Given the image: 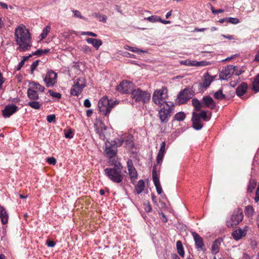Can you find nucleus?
Returning <instances> with one entry per match:
<instances>
[{
    "label": "nucleus",
    "mask_w": 259,
    "mask_h": 259,
    "mask_svg": "<svg viewBox=\"0 0 259 259\" xmlns=\"http://www.w3.org/2000/svg\"><path fill=\"white\" fill-rule=\"evenodd\" d=\"M15 40L19 47L17 50L20 52L29 50L32 45L30 34L24 26H20L15 30Z\"/></svg>",
    "instance_id": "f257e3e1"
},
{
    "label": "nucleus",
    "mask_w": 259,
    "mask_h": 259,
    "mask_svg": "<svg viewBox=\"0 0 259 259\" xmlns=\"http://www.w3.org/2000/svg\"><path fill=\"white\" fill-rule=\"evenodd\" d=\"M118 103V101L109 99L108 97L105 96L99 100L98 105L99 111L104 115L108 116L112 109Z\"/></svg>",
    "instance_id": "f03ea898"
},
{
    "label": "nucleus",
    "mask_w": 259,
    "mask_h": 259,
    "mask_svg": "<svg viewBox=\"0 0 259 259\" xmlns=\"http://www.w3.org/2000/svg\"><path fill=\"white\" fill-rule=\"evenodd\" d=\"M167 90L166 87H162L160 89L156 90L152 96V101L156 105L160 106L166 104L167 98Z\"/></svg>",
    "instance_id": "7ed1b4c3"
},
{
    "label": "nucleus",
    "mask_w": 259,
    "mask_h": 259,
    "mask_svg": "<svg viewBox=\"0 0 259 259\" xmlns=\"http://www.w3.org/2000/svg\"><path fill=\"white\" fill-rule=\"evenodd\" d=\"M106 176L113 182L120 183L122 181L123 176L119 167L115 166L113 168H106L105 170Z\"/></svg>",
    "instance_id": "20e7f679"
},
{
    "label": "nucleus",
    "mask_w": 259,
    "mask_h": 259,
    "mask_svg": "<svg viewBox=\"0 0 259 259\" xmlns=\"http://www.w3.org/2000/svg\"><path fill=\"white\" fill-rule=\"evenodd\" d=\"M131 97L137 102L143 103L148 102L151 97L150 94L147 91H143L139 88L134 89L131 92Z\"/></svg>",
    "instance_id": "39448f33"
},
{
    "label": "nucleus",
    "mask_w": 259,
    "mask_h": 259,
    "mask_svg": "<svg viewBox=\"0 0 259 259\" xmlns=\"http://www.w3.org/2000/svg\"><path fill=\"white\" fill-rule=\"evenodd\" d=\"M243 214L242 211L240 208L235 210L231 217V219L226 222V225L228 228L233 227L238 225L243 220Z\"/></svg>",
    "instance_id": "423d86ee"
},
{
    "label": "nucleus",
    "mask_w": 259,
    "mask_h": 259,
    "mask_svg": "<svg viewBox=\"0 0 259 259\" xmlns=\"http://www.w3.org/2000/svg\"><path fill=\"white\" fill-rule=\"evenodd\" d=\"M163 106V107L158 111V117L162 123H166L171 116L174 105L172 104L170 106L168 103H166Z\"/></svg>",
    "instance_id": "0eeeda50"
},
{
    "label": "nucleus",
    "mask_w": 259,
    "mask_h": 259,
    "mask_svg": "<svg viewBox=\"0 0 259 259\" xmlns=\"http://www.w3.org/2000/svg\"><path fill=\"white\" fill-rule=\"evenodd\" d=\"M194 95V92L190 88H185L181 91L178 97V102L180 104L185 103L188 100L191 99Z\"/></svg>",
    "instance_id": "6e6552de"
},
{
    "label": "nucleus",
    "mask_w": 259,
    "mask_h": 259,
    "mask_svg": "<svg viewBox=\"0 0 259 259\" xmlns=\"http://www.w3.org/2000/svg\"><path fill=\"white\" fill-rule=\"evenodd\" d=\"M57 74L52 70L48 71L44 81L47 87H52L57 83Z\"/></svg>",
    "instance_id": "1a4fd4ad"
},
{
    "label": "nucleus",
    "mask_w": 259,
    "mask_h": 259,
    "mask_svg": "<svg viewBox=\"0 0 259 259\" xmlns=\"http://www.w3.org/2000/svg\"><path fill=\"white\" fill-rule=\"evenodd\" d=\"M134 89V84L132 82L128 81H122L117 87V90L124 94L131 93Z\"/></svg>",
    "instance_id": "9d476101"
},
{
    "label": "nucleus",
    "mask_w": 259,
    "mask_h": 259,
    "mask_svg": "<svg viewBox=\"0 0 259 259\" xmlns=\"http://www.w3.org/2000/svg\"><path fill=\"white\" fill-rule=\"evenodd\" d=\"M117 151V146L115 141H112L106 143L105 152L108 157L110 158L114 157L116 155Z\"/></svg>",
    "instance_id": "9b49d317"
},
{
    "label": "nucleus",
    "mask_w": 259,
    "mask_h": 259,
    "mask_svg": "<svg viewBox=\"0 0 259 259\" xmlns=\"http://www.w3.org/2000/svg\"><path fill=\"white\" fill-rule=\"evenodd\" d=\"M236 66L229 65H227L224 70H223L219 74V77L221 79L225 80L231 77L234 73Z\"/></svg>",
    "instance_id": "f8f14e48"
},
{
    "label": "nucleus",
    "mask_w": 259,
    "mask_h": 259,
    "mask_svg": "<svg viewBox=\"0 0 259 259\" xmlns=\"http://www.w3.org/2000/svg\"><path fill=\"white\" fill-rule=\"evenodd\" d=\"M95 127V131L97 134H98L100 138L102 140H104L105 138V131L106 127L105 124L102 122H97L94 124Z\"/></svg>",
    "instance_id": "ddd939ff"
},
{
    "label": "nucleus",
    "mask_w": 259,
    "mask_h": 259,
    "mask_svg": "<svg viewBox=\"0 0 259 259\" xmlns=\"http://www.w3.org/2000/svg\"><path fill=\"white\" fill-rule=\"evenodd\" d=\"M18 109V107L14 104L8 105L5 106L3 110V115L5 118L9 117L13 114L15 113Z\"/></svg>",
    "instance_id": "4468645a"
},
{
    "label": "nucleus",
    "mask_w": 259,
    "mask_h": 259,
    "mask_svg": "<svg viewBox=\"0 0 259 259\" xmlns=\"http://www.w3.org/2000/svg\"><path fill=\"white\" fill-rule=\"evenodd\" d=\"M204 107H207L210 109H213L215 107V103L212 98L210 96H204L202 100Z\"/></svg>",
    "instance_id": "2eb2a0df"
},
{
    "label": "nucleus",
    "mask_w": 259,
    "mask_h": 259,
    "mask_svg": "<svg viewBox=\"0 0 259 259\" xmlns=\"http://www.w3.org/2000/svg\"><path fill=\"white\" fill-rule=\"evenodd\" d=\"M79 79L77 80L73 88L71 89L70 93L73 96H78L81 92L82 89L85 87L84 84L79 83Z\"/></svg>",
    "instance_id": "dca6fc26"
},
{
    "label": "nucleus",
    "mask_w": 259,
    "mask_h": 259,
    "mask_svg": "<svg viewBox=\"0 0 259 259\" xmlns=\"http://www.w3.org/2000/svg\"><path fill=\"white\" fill-rule=\"evenodd\" d=\"M128 174L130 176L131 181L132 183H134L133 181H135L137 178V172L134 167L133 166V163L131 160H128L127 162Z\"/></svg>",
    "instance_id": "f3484780"
},
{
    "label": "nucleus",
    "mask_w": 259,
    "mask_h": 259,
    "mask_svg": "<svg viewBox=\"0 0 259 259\" xmlns=\"http://www.w3.org/2000/svg\"><path fill=\"white\" fill-rule=\"evenodd\" d=\"M192 234L194 238L196 248L200 250H203L204 245L202 238L195 232H193Z\"/></svg>",
    "instance_id": "a211bd4d"
},
{
    "label": "nucleus",
    "mask_w": 259,
    "mask_h": 259,
    "mask_svg": "<svg viewBox=\"0 0 259 259\" xmlns=\"http://www.w3.org/2000/svg\"><path fill=\"white\" fill-rule=\"evenodd\" d=\"M165 142H162L160 144V148L158 151L157 156V164H161L165 152Z\"/></svg>",
    "instance_id": "6ab92c4d"
},
{
    "label": "nucleus",
    "mask_w": 259,
    "mask_h": 259,
    "mask_svg": "<svg viewBox=\"0 0 259 259\" xmlns=\"http://www.w3.org/2000/svg\"><path fill=\"white\" fill-rule=\"evenodd\" d=\"M248 85L245 82H242L236 89V94L239 97L243 96L246 92Z\"/></svg>",
    "instance_id": "aec40b11"
},
{
    "label": "nucleus",
    "mask_w": 259,
    "mask_h": 259,
    "mask_svg": "<svg viewBox=\"0 0 259 259\" xmlns=\"http://www.w3.org/2000/svg\"><path fill=\"white\" fill-rule=\"evenodd\" d=\"M246 234V231L243 230L242 229L239 228L236 230H234L232 233V235L236 240H238L243 237L245 236Z\"/></svg>",
    "instance_id": "412c9836"
},
{
    "label": "nucleus",
    "mask_w": 259,
    "mask_h": 259,
    "mask_svg": "<svg viewBox=\"0 0 259 259\" xmlns=\"http://www.w3.org/2000/svg\"><path fill=\"white\" fill-rule=\"evenodd\" d=\"M86 41L88 44H92L96 50L102 45V40L99 39L88 37L86 38Z\"/></svg>",
    "instance_id": "4be33fe9"
},
{
    "label": "nucleus",
    "mask_w": 259,
    "mask_h": 259,
    "mask_svg": "<svg viewBox=\"0 0 259 259\" xmlns=\"http://www.w3.org/2000/svg\"><path fill=\"white\" fill-rule=\"evenodd\" d=\"M0 218L3 224H6L8 221V213L7 210L0 205Z\"/></svg>",
    "instance_id": "5701e85b"
},
{
    "label": "nucleus",
    "mask_w": 259,
    "mask_h": 259,
    "mask_svg": "<svg viewBox=\"0 0 259 259\" xmlns=\"http://www.w3.org/2000/svg\"><path fill=\"white\" fill-rule=\"evenodd\" d=\"M213 79L214 77L209 76L208 73H206L204 76L202 86L204 88H208Z\"/></svg>",
    "instance_id": "b1692460"
},
{
    "label": "nucleus",
    "mask_w": 259,
    "mask_h": 259,
    "mask_svg": "<svg viewBox=\"0 0 259 259\" xmlns=\"http://www.w3.org/2000/svg\"><path fill=\"white\" fill-rule=\"evenodd\" d=\"M221 243V240L219 239H216L213 242L211 248L212 253L216 254L219 252Z\"/></svg>",
    "instance_id": "393cba45"
},
{
    "label": "nucleus",
    "mask_w": 259,
    "mask_h": 259,
    "mask_svg": "<svg viewBox=\"0 0 259 259\" xmlns=\"http://www.w3.org/2000/svg\"><path fill=\"white\" fill-rule=\"evenodd\" d=\"M197 115H196V117L193 116L192 115V122H193V127L197 130H200L202 127V124L201 123V120L200 119L197 118Z\"/></svg>",
    "instance_id": "a878e982"
},
{
    "label": "nucleus",
    "mask_w": 259,
    "mask_h": 259,
    "mask_svg": "<svg viewBox=\"0 0 259 259\" xmlns=\"http://www.w3.org/2000/svg\"><path fill=\"white\" fill-rule=\"evenodd\" d=\"M27 96L30 100H36L39 98L36 91L31 88L28 89L27 90Z\"/></svg>",
    "instance_id": "bb28decb"
},
{
    "label": "nucleus",
    "mask_w": 259,
    "mask_h": 259,
    "mask_svg": "<svg viewBox=\"0 0 259 259\" xmlns=\"http://www.w3.org/2000/svg\"><path fill=\"white\" fill-rule=\"evenodd\" d=\"M197 115V118L200 119L201 118L204 121H208L210 119V117L208 118L206 115V112L204 110H202L200 113L194 112H193L192 115L196 117Z\"/></svg>",
    "instance_id": "cd10ccee"
},
{
    "label": "nucleus",
    "mask_w": 259,
    "mask_h": 259,
    "mask_svg": "<svg viewBox=\"0 0 259 259\" xmlns=\"http://www.w3.org/2000/svg\"><path fill=\"white\" fill-rule=\"evenodd\" d=\"M145 188V183L143 180H140L137 185L135 186V189L137 194H140Z\"/></svg>",
    "instance_id": "c85d7f7f"
},
{
    "label": "nucleus",
    "mask_w": 259,
    "mask_h": 259,
    "mask_svg": "<svg viewBox=\"0 0 259 259\" xmlns=\"http://www.w3.org/2000/svg\"><path fill=\"white\" fill-rule=\"evenodd\" d=\"M192 104L194 107L195 110L197 111H199L201 108L204 107L202 102H200L196 98L192 99Z\"/></svg>",
    "instance_id": "c756f323"
},
{
    "label": "nucleus",
    "mask_w": 259,
    "mask_h": 259,
    "mask_svg": "<svg viewBox=\"0 0 259 259\" xmlns=\"http://www.w3.org/2000/svg\"><path fill=\"white\" fill-rule=\"evenodd\" d=\"M256 186V182L254 179H250L247 188V191L249 193L252 192Z\"/></svg>",
    "instance_id": "7c9ffc66"
},
{
    "label": "nucleus",
    "mask_w": 259,
    "mask_h": 259,
    "mask_svg": "<svg viewBox=\"0 0 259 259\" xmlns=\"http://www.w3.org/2000/svg\"><path fill=\"white\" fill-rule=\"evenodd\" d=\"M30 85L31 87V89L33 90H37L40 92H43L45 90V87L44 86L41 85L39 83H36L34 81H31L30 83Z\"/></svg>",
    "instance_id": "2f4dec72"
},
{
    "label": "nucleus",
    "mask_w": 259,
    "mask_h": 259,
    "mask_svg": "<svg viewBox=\"0 0 259 259\" xmlns=\"http://www.w3.org/2000/svg\"><path fill=\"white\" fill-rule=\"evenodd\" d=\"M177 252L181 257H184L185 252L184 251L182 243L181 241H177Z\"/></svg>",
    "instance_id": "473e14b6"
},
{
    "label": "nucleus",
    "mask_w": 259,
    "mask_h": 259,
    "mask_svg": "<svg viewBox=\"0 0 259 259\" xmlns=\"http://www.w3.org/2000/svg\"><path fill=\"white\" fill-rule=\"evenodd\" d=\"M252 90L256 92H259V74L256 76L252 82Z\"/></svg>",
    "instance_id": "72a5a7b5"
},
{
    "label": "nucleus",
    "mask_w": 259,
    "mask_h": 259,
    "mask_svg": "<svg viewBox=\"0 0 259 259\" xmlns=\"http://www.w3.org/2000/svg\"><path fill=\"white\" fill-rule=\"evenodd\" d=\"M214 97L218 100H222L226 98L225 95L223 93L222 89L218 90L214 94Z\"/></svg>",
    "instance_id": "f704fd0d"
},
{
    "label": "nucleus",
    "mask_w": 259,
    "mask_h": 259,
    "mask_svg": "<svg viewBox=\"0 0 259 259\" xmlns=\"http://www.w3.org/2000/svg\"><path fill=\"white\" fill-rule=\"evenodd\" d=\"M254 213V209L251 205H248L245 207V214L248 217L252 216Z\"/></svg>",
    "instance_id": "c9c22d12"
},
{
    "label": "nucleus",
    "mask_w": 259,
    "mask_h": 259,
    "mask_svg": "<svg viewBox=\"0 0 259 259\" xmlns=\"http://www.w3.org/2000/svg\"><path fill=\"white\" fill-rule=\"evenodd\" d=\"M27 105L35 109H39L40 107V104L36 101L29 102Z\"/></svg>",
    "instance_id": "e433bc0d"
},
{
    "label": "nucleus",
    "mask_w": 259,
    "mask_h": 259,
    "mask_svg": "<svg viewBox=\"0 0 259 259\" xmlns=\"http://www.w3.org/2000/svg\"><path fill=\"white\" fill-rule=\"evenodd\" d=\"M185 114L183 112H180L175 115V119L178 121H183L185 118Z\"/></svg>",
    "instance_id": "4c0bfd02"
},
{
    "label": "nucleus",
    "mask_w": 259,
    "mask_h": 259,
    "mask_svg": "<svg viewBox=\"0 0 259 259\" xmlns=\"http://www.w3.org/2000/svg\"><path fill=\"white\" fill-rule=\"evenodd\" d=\"M154 182V185L156 188V191H157V192L158 194H160L162 192V188H161V187L160 186V182H159V180H154V181H153Z\"/></svg>",
    "instance_id": "58836bf2"
},
{
    "label": "nucleus",
    "mask_w": 259,
    "mask_h": 259,
    "mask_svg": "<svg viewBox=\"0 0 259 259\" xmlns=\"http://www.w3.org/2000/svg\"><path fill=\"white\" fill-rule=\"evenodd\" d=\"M51 29V27L49 26H47L46 28H45L43 29L42 32L40 34L41 39H44L46 38L48 34V33L50 32Z\"/></svg>",
    "instance_id": "ea45409f"
},
{
    "label": "nucleus",
    "mask_w": 259,
    "mask_h": 259,
    "mask_svg": "<svg viewBox=\"0 0 259 259\" xmlns=\"http://www.w3.org/2000/svg\"><path fill=\"white\" fill-rule=\"evenodd\" d=\"M227 23H230L233 24H237L240 22L239 19L237 18H227Z\"/></svg>",
    "instance_id": "a19ab883"
},
{
    "label": "nucleus",
    "mask_w": 259,
    "mask_h": 259,
    "mask_svg": "<svg viewBox=\"0 0 259 259\" xmlns=\"http://www.w3.org/2000/svg\"><path fill=\"white\" fill-rule=\"evenodd\" d=\"M79 49L84 53H90L92 51V49L87 45H82L79 47Z\"/></svg>",
    "instance_id": "79ce46f5"
},
{
    "label": "nucleus",
    "mask_w": 259,
    "mask_h": 259,
    "mask_svg": "<svg viewBox=\"0 0 259 259\" xmlns=\"http://www.w3.org/2000/svg\"><path fill=\"white\" fill-rule=\"evenodd\" d=\"M146 19L151 22H155L161 21V18L157 16H151L147 17Z\"/></svg>",
    "instance_id": "37998d69"
},
{
    "label": "nucleus",
    "mask_w": 259,
    "mask_h": 259,
    "mask_svg": "<svg viewBox=\"0 0 259 259\" xmlns=\"http://www.w3.org/2000/svg\"><path fill=\"white\" fill-rule=\"evenodd\" d=\"M152 179L153 181L154 180H159V177L157 173V169L156 165H154L152 169Z\"/></svg>",
    "instance_id": "c03bdc74"
},
{
    "label": "nucleus",
    "mask_w": 259,
    "mask_h": 259,
    "mask_svg": "<svg viewBox=\"0 0 259 259\" xmlns=\"http://www.w3.org/2000/svg\"><path fill=\"white\" fill-rule=\"evenodd\" d=\"M49 93L51 96L54 98L60 99L61 97V94L60 93L55 92L54 91L51 90L49 91Z\"/></svg>",
    "instance_id": "a18cd8bd"
},
{
    "label": "nucleus",
    "mask_w": 259,
    "mask_h": 259,
    "mask_svg": "<svg viewBox=\"0 0 259 259\" xmlns=\"http://www.w3.org/2000/svg\"><path fill=\"white\" fill-rule=\"evenodd\" d=\"M93 15L96 17L99 18V21L104 22H106L107 17L105 15H101L99 13H94Z\"/></svg>",
    "instance_id": "49530a36"
},
{
    "label": "nucleus",
    "mask_w": 259,
    "mask_h": 259,
    "mask_svg": "<svg viewBox=\"0 0 259 259\" xmlns=\"http://www.w3.org/2000/svg\"><path fill=\"white\" fill-rule=\"evenodd\" d=\"M195 64L194 66H205L209 65V63L205 61L199 62L195 61Z\"/></svg>",
    "instance_id": "de8ad7c7"
},
{
    "label": "nucleus",
    "mask_w": 259,
    "mask_h": 259,
    "mask_svg": "<svg viewBox=\"0 0 259 259\" xmlns=\"http://www.w3.org/2000/svg\"><path fill=\"white\" fill-rule=\"evenodd\" d=\"M181 63L182 64H184L187 66H195V61H191V60H185V61H182L181 62Z\"/></svg>",
    "instance_id": "09e8293b"
},
{
    "label": "nucleus",
    "mask_w": 259,
    "mask_h": 259,
    "mask_svg": "<svg viewBox=\"0 0 259 259\" xmlns=\"http://www.w3.org/2000/svg\"><path fill=\"white\" fill-rule=\"evenodd\" d=\"M143 205L144 209L146 212H150L152 211L151 206L149 202L144 203Z\"/></svg>",
    "instance_id": "8fccbe9b"
},
{
    "label": "nucleus",
    "mask_w": 259,
    "mask_h": 259,
    "mask_svg": "<svg viewBox=\"0 0 259 259\" xmlns=\"http://www.w3.org/2000/svg\"><path fill=\"white\" fill-rule=\"evenodd\" d=\"M56 119V116L54 114H51L47 116V120L49 123L55 122Z\"/></svg>",
    "instance_id": "3c124183"
},
{
    "label": "nucleus",
    "mask_w": 259,
    "mask_h": 259,
    "mask_svg": "<svg viewBox=\"0 0 259 259\" xmlns=\"http://www.w3.org/2000/svg\"><path fill=\"white\" fill-rule=\"evenodd\" d=\"M65 132V137L66 138H68V139H71L73 137V133H72V131L71 129L69 130L68 131H64Z\"/></svg>",
    "instance_id": "603ef678"
},
{
    "label": "nucleus",
    "mask_w": 259,
    "mask_h": 259,
    "mask_svg": "<svg viewBox=\"0 0 259 259\" xmlns=\"http://www.w3.org/2000/svg\"><path fill=\"white\" fill-rule=\"evenodd\" d=\"M81 35H89V36H93V37H97V34L94 33V32H90V31H83V32H81Z\"/></svg>",
    "instance_id": "864d4df0"
},
{
    "label": "nucleus",
    "mask_w": 259,
    "mask_h": 259,
    "mask_svg": "<svg viewBox=\"0 0 259 259\" xmlns=\"http://www.w3.org/2000/svg\"><path fill=\"white\" fill-rule=\"evenodd\" d=\"M47 161L50 164H52V165H55L56 163V159L53 157H49L47 158Z\"/></svg>",
    "instance_id": "5fc2aeb1"
},
{
    "label": "nucleus",
    "mask_w": 259,
    "mask_h": 259,
    "mask_svg": "<svg viewBox=\"0 0 259 259\" xmlns=\"http://www.w3.org/2000/svg\"><path fill=\"white\" fill-rule=\"evenodd\" d=\"M115 141L116 145L117 146V147H119L122 145L124 141V139L123 138H120L119 139H117L116 140V141Z\"/></svg>",
    "instance_id": "6e6d98bb"
},
{
    "label": "nucleus",
    "mask_w": 259,
    "mask_h": 259,
    "mask_svg": "<svg viewBox=\"0 0 259 259\" xmlns=\"http://www.w3.org/2000/svg\"><path fill=\"white\" fill-rule=\"evenodd\" d=\"M210 5L211 6L210 9H211V12L214 14L221 13H223L224 12V10L223 9L215 10L214 9V8L210 4Z\"/></svg>",
    "instance_id": "4d7b16f0"
},
{
    "label": "nucleus",
    "mask_w": 259,
    "mask_h": 259,
    "mask_svg": "<svg viewBox=\"0 0 259 259\" xmlns=\"http://www.w3.org/2000/svg\"><path fill=\"white\" fill-rule=\"evenodd\" d=\"M38 63H39V61L36 60L32 64V65H31V67H30L31 73H33L34 70L35 69L36 67L38 66Z\"/></svg>",
    "instance_id": "13d9d810"
},
{
    "label": "nucleus",
    "mask_w": 259,
    "mask_h": 259,
    "mask_svg": "<svg viewBox=\"0 0 259 259\" xmlns=\"http://www.w3.org/2000/svg\"><path fill=\"white\" fill-rule=\"evenodd\" d=\"M75 17L79 18L80 19H84V18L81 15L80 13L77 10H74L73 11Z\"/></svg>",
    "instance_id": "bf43d9fd"
},
{
    "label": "nucleus",
    "mask_w": 259,
    "mask_h": 259,
    "mask_svg": "<svg viewBox=\"0 0 259 259\" xmlns=\"http://www.w3.org/2000/svg\"><path fill=\"white\" fill-rule=\"evenodd\" d=\"M42 51H43V50H40V49L37 50L36 51L33 53L32 54H30V56H32L33 55H37L38 56H40L42 55H43Z\"/></svg>",
    "instance_id": "052dcab7"
},
{
    "label": "nucleus",
    "mask_w": 259,
    "mask_h": 259,
    "mask_svg": "<svg viewBox=\"0 0 259 259\" xmlns=\"http://www.w3.org/2000/svg\"><path fill=\"white\" fill-rule=\"evenodd\" d=\"M124 48L126 49V50H128L130 51H132V52H142V50H136L135 49H134L133 48L131 47H130V46H125L124 47Z\"/></svg>",
    "instance_id": "680f3d73"
},
{
    "label": "nucleus",
    "mask_w": 259,
    "mask_h": 259,
    "mask_svg": "<svg viewBox=\"0 0 259 259\" xmlns=\"http://www.w3.org/2000/svg\"><path fill=\"white\" fill-rule=\"evenodd\" d=\"M84 106L87 108H89L91 106V102L89 99H87L84 100Z\"/></svg>",
    "instance_id": "e2e57ef3"
},
{
    "label": "nucleus",
    "mask_w": 259,
    "mask_h": 259,
    "mask_svg": "<svg viewBox=\"0 0 259 259\" xmlns=\"http://www.w3.org/2000/svg\"><path fill=\"white\" fill-rule=\"evenodd\" d=\"M24 61H21L17 66V68H16L17 70H18V71L20 70L21 69V68L22 67V66L24 65Z\"/></svg>",
    "instance_id": "0e129e2a"
},
{
    "label": "nucleus",
    "mask_w": 259,
    "mask_h": 259,
    "mask_svg": "<svg viewBox=\"0 0 259 259\" xmlns=\"http://www.w3.org/2000/svg\"><path fill=\"white\" fill-rule=\"evenodd\" d=\"M160 214H161V217H160L161 220L163 222L166 223L167 221V219L166 218L164 214L162 212H161Z\"/></svg>",
    "instance_id": "69168bd1"
},
{
    "label": "nucleus",
    "mask_w": 259,
    "mask_h": 259,
    "mask_svg": "<svg viewBox=\"0 0 259 259\" xmlns=\"http://www.w3.org/2000/svg\"><path fill=\"white\" fill-rule=\"evenodd\" d=\"M47 245L49 247H54L55 245V243L54 241H48L47 242Z\"/></svg>",
    "instance_id": "338daca9"
},
{
    "label": "nucleus",
    "mask_w": 259,
    "mask_h": 259,
    "mask_svg": "<svg viewBox=\"0 0 259 259\" xmlns=\"http://www.w3.org/2000/svg\"><path fill=\"white\" fill-rule=\"evenodd\" d=\"M0 6L3 9H8V6L6 3H4L3 2H0Z\"/></svg>",
    "instance_id": "774afa93"
}]
</instances>
